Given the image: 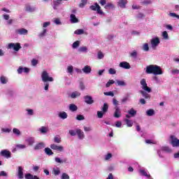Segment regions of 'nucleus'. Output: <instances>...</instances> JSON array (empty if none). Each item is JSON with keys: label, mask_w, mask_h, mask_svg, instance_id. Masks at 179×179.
Returning <instances> with one entry per match:
<instances>
[{"label": "nucleus", "mask_w": 179, "mask_h": 179, "mask_svg": "<svg viewBox=\"0 0 179 179\" xmlns=\"http://www.w3.org/2000/svg\"><path fill=\"white\" fill-rule=\"evenodd\" d=\"M140 85H141V89L143 90L140 91L141 94H142L143 97L147 100H150V94L148 93H152V88L148 86L146 79H141L140 81Z\"/></svg>", "instance_id": "nucleus-1"}, {"label": "nucleus", "mask_w": 179, "mask_h": 179, "mask_svg": "<svg viewBox=\"0 0 179 179\" xmlns=\"http://www.w3.org/2000/svg\"><path fill=\"white\" fill-rule=\"evenodd\" d=\"M146 73L150 75L153 73V75H163V71H162V67L157 65H149L146 67L145 70Z\"/></svg>", "instance_id": "nucleus-2"}, {"label": "nucleus", "mask_w": 179, "mask_h": 179, "mask_svg": "<svg viewBox=\"0 0 179 179\" xmlns=\"http://www.w3.org/2000/svg\"><path fill=\"white\" fill-rule=\"evenodd\" d=\"M41 78L44 83H47V82H54V78L52 77H50V74L47 71H43L42 72Z\"/></svg>", "instance_id": "nucleus-3"}, {"label": "nucleus", "mask_w": 179, "mask_h": 179, "mask_svg": "<svg viewBox=\"0 0 179 179\" xmlns=\"http://www.w3.org/2000/svg\"><path fill=\"white\" fill-rule=\"evenodd\" d=\"M90 9H91V10H96L97 13L99 15H103L101 7H100L97 3H95L94 6H90Z\"/></svg>", "instance_id": "nucleus-4"}, {"label": "nucleus", "mask_w": 179, "mask_h": 179, "mask_svg": "<svg viewBox=\"0 0 179 179\" xmlns=\"http://www.w3.org/2000/svg\"><path fill=\"white\" fill-rule=\"evenodd\" d=\"M8 48L10 49H13L14 51H19L22 48V46L20 45V43H9L8 45Z\"/></svg>", "instance_id": "nucleus-5"}, {"label": "nucleus", "mask_w": 179, "mask_h": 179, "mask_svg": "<svg viewBox=\"0 0 179 179\" xmlns=\"http://www.w3.org/2000/svg\"><path fill=\"white\" fill-rule=\"evenodd\" d=\"M171 143L173 148H178L179 146V140L178 138L174 137V136H171Z\"/></svg>", "instance_id": "nucleus-6"}, {"label": "nucleus", "mask_w": 179, "mask_h": 179, "mask_svg": "<svg viewBox=\"0 0 179 179\" xmlns=\"http://www.w3.org/2000/svg\"><path fill=\"white\" fill-rule=\"evenodd\" d=\"M50 148L52 150H57V152H64V146L62 145H57L56 144H51Z\"/></svg>", "instance_id": "nucleus-7"}, {"label": "nucleus", "mask_w": 179, "mask_h": 179, "mask_svg": "<svg viewBox=\"0 0 179 179\" xmlns=\"http://www.w3.org/2000/svg\"><path fill=\"white\" fill-rule=\"evenodd\" d=\"M15 33L17 34H20V36H26L27 33H29V31L24 28H21L15 30Z\"/></svg>", "instance_id": "nucleus-8"}, {"label": "nucleus", "mask_w": 179, "mask_h": 179, "mask_svg": "<svg viewBox=\"0 0 179 179\" xmlns=\"http://www.w3.org/2000/svg\"><path fill=\"white\" fill-rule=\"evenodd\" d=\"M159 44H160V39H159L158 37L151 39V45L152 48H155V47H157Z\"/></svg>", "instance_id": "nucleus-9"}, {"label": "nucleus", "mask_w": 179, "mask_h": 179, "mask_svg": "<svg viewBox=\"0 0 179 179\" xmlns=\"http://www.w3.org/2000/svg\"><path fill=\"white\" fill-rule=\"evenodd\" d=\"M85 103L87 104H93L94 103V100H93V98L91 96L86 95L84 96Z\"/></svg>", "instance_id": "nucleus-10"}, {"label": "nucleus", "mask_w": 179, "mask_h": 179, "mask_svg": "<svg viewBox=\"0 0 179 179\" xmlns=\"http://www.w3.org/2000/svg\"><path fill=\"white\" fill-rule=\"evenodd\" d=\"M119 66L123 69H131V64L127 62H120Z\"/></svg>", "instance_id": "nucleus-11"}, {"label": "nucleus", "mask_w": 179, "mask_h": 179, "mask_svg": "<svg viewBox=\"0 0 179 179\" xmlns=\"http://www.w3.org/2000/svg\"><path fill=\"white\" fill-rule=\"evenodd\" d=\"M1 156H3V157H6V159H9L10 158L11 154L10 151L3 150L1 152Z\"/></svg>", "instance_id": "nucleus-12"}, {"label": "nucleus", "mask_w": 179, "mask_h": 179, "mask_svg": "<svg viewBox=\"0 0 179 179\" xmlns=\"http://www.w3.org/2000/svg\"><path fill=\"white\" fill-rule=\"evenodd\" d=\"M127 3H128V0H120L118 1V6L120 8H122V9L126 8Z\"/></svg>", "instance_id": "nucleus-13"}, {"label": "nucleus", "mask_w": 179, "mask_h": 179, "mask_svg": "<svg viewBox=\"0 0 179 179\" xmlns=\"http://www.w3.org/2000/svg\"><path fill=\"white\" fill-rule=\"evenodd\" d=\"M113 117H115V118H120V117H121V109H120L118 106L115 107V111L114 113Z\"/></svg>", "instance_id": "nucleus-14"}, {"label": "nucleus", "mask_w": 179, "mask_h": 179, "mask_svg": "<svg viewBox=\"0 0 179 179\" xmlns=\"http://www.w3.org/2000/svg\"><path fill=\"white\" fill-rule=\"evenodd\" d=\"M17 177L20 179H23L24 178L23 168L22 166H18Z\"/></svg>", "instance_id": "nucleus-15"}, {"label": "nucleus", "mask_w": 179, "mask_h": 179, "mask_svg": "<svg viewBox=\"0 0 179 179\" xmlns=\"http://www.w3.org/2000/svg\"><path fill=\"white\" fill-rule=\"evenodd\" d=\"M83 72H84V73H86V75H89V73H90L92 72V67H90V66H85L83 69H82Z\"/></svg>", "instance_id": "nucleus-16"}, {"label": "nucleus", "mask_w": 179, "mask_h": 179, "mask_svg": "<svg viewBox=\"0 0 179 179\" xmlns=\"http://www.w3.org/2000/svg\"><path fill=\"white\" fill-rule=\"evenodd\" d=\"M76 134L80 139H83V138H85V133H83L80 129H76Z\"/></svg>", "instance_id": "nucleus-17"}, {"label": "nucleus", "mask_w": 179, "mask_h": 179, "mask_svg": "<svg viewBox=\"0 0 179 179\" xmlns=\"http://www.w3.org/2000/svg\"><path fill=\"white\" fill-rule=\"evenodd\" d=\"M45 148V145L44 143H39L36 144L34 147L35 150H40V149H44Z\"/></svg>", "instance_id": "nucleus-18"}, {"label": "nucleus", "mask_w": 179, "mask_h": 179, "mask_svg": "<svg viewBox=\"0 0 179 179\" xmlns=\"http://www.w3.org/2000/svg\"><path fill=\"white\" fill-rule=\"evenodd\" d=\"M25 142H27V143H28L29 146H33V144L34 143V138L29 137L27 139H25Z\"/></svg>", "instance_id": "nucleus-19"}, {"label": "nucleus", "mask_w": 179, "mask_h": 179, "mask_svg": "<svg viewBox=\"0 0 179 179\" xmlns=\"http://www.w3.org/2000/svg\"><path fill=\"white\" fill-rule=\"evenodd\" d=\"M70 19H71V23H78V22H79V20L76 17V15H75L74 14H71L70 15Z\"/></svg>", "instance_id": "nucleus-20"}, {"label": "nucleus", "mask_w": 179, "mask_h": 179, "mask_svg": "<svg viewBox=\"0 0 179 179\" xmlns=\"http://www.w3.org/2000/svg\"><path fill=\"white\" fill-rule=\"evenodd\" d=\"M55 160L56 163H59L60 164H62V163H66V162H68L66 158L64 159V160H62L59 157H55Z\"/></svg>", "instance_id": "nucleus-21"}, {"label": "nucleus", "mask_w": 179, "mask_h": 179, "mask_svg": "<svg viewBox=\"0 0 179 179\" xmlns=\"http://www.w3.org/2000/svg\"><path fill=\"white\" fill-rule=\"evenodd\" d=\"M38 131L41 134H47V132H48V127H41L39 128Z\"/></svg>", "instance_id": "nucleus-22"}, {"label": "nucleus", "mask_w": 179, "mask_h": 179, "mask_svg": "<svg viewBox=\"0 0 179 179\" xmlns=\"http://www.w3.org/2000/svg\"><path fill=\"white\" fill-rule=\"evenodd\" d=\"M59 118H62V120H66V118H68V114L66 113V112H61L59 113Z\"/></svg>", "instance_id": "nucleus-23"}, {"label": "nucleus", "mask_w": 179, "mask_h": 179, "mask_svg": "<svg viewBox=\"0 0 179 179\" xmlns=\"http://www.w3.org/2000/svg\"><path fill=\"white\" fill-rule=\"evenodd\" d=\"M69 110L70 111H77L78 110V106H76V105H75L74 103H71L69 105Z\"/></svg>", "instance_id": "nucleus-24"}, {"label": "nucleus", "mask_w": 179, "mask_h": 179, "mask_svg": "<svg viewBox=\"0 0 179 179\" xmlns=\"http://www.w3.org/2000/svg\"><path fill=\"white\" fill-rule=\"evenodd\" d=\"M79 96H80V92L75 91L73 93H71V99H76V97H79Z\"/></svg>", "instance_id": "nucleus-25"}, {"label": "nucleus", "mask_w": 179, "mask_h": 179, "mask_svg": "<svg viewBox=\"0 0 179 179\" xmlns=\"http://www.w3.org/2000/svg\"><path fill=\"white\" fill-rule=\"evenodd\" d=\"M45 153H46L48 156H52V155H54V152L51 149H50V148H45Z\"/></svg>", "instance_id": "nucleus-26"}, {"label": "nucleus", "mask_w": 179, "mask_h": 179, "mask_svg": "<svg viewBox=\"0 0 179 179\" xmlns=\"http://www.w3.org/2000/svg\"><path fill=\"white\" fill-rule=\"evenodd\" d=\"M128 114H129L131 117H135V115H136V110L131 108L129 110H128Z\"/></svg>", "instance_id": "nucleus-27"}, {"label": "nucleus", "mask_w": 179, "mask_h": 179, "mask_svg": "<svg viewBox=\"0 0 179 179\" xmlns=\"http://www.w3.org/2000/svg\"><path fill=\"white\" fill-rule=\"evenodd\" d=\"M146 114L148 117H152L155 115V110L153 109H149L146 111Z\"/></svg>", "instance_id": "nucleus-28"}, {"label": "nucleus", "mask_w": 179, "mask_h": 179, "mask_svg": "<svg viewBox=\"0 0 179 179\" xmlns=\"http://www.w3.org/2000/svg\"><path fill=\"white\" fill-rule=\"evenodd\" d=\"M140 173L141 175L144 176V177H147V178H150V174L148 173L145 170H141Z\"/></svg>", "instance_id": "nucleus-29"}, {"label": "nucleus", "mask_w": 179, "mask_h": 179, "mask_svg": "<svg viewBox=\"0 0 179 179\" xmlns=\"http://www.w3.org/2000/svg\"><path fill=\"white\" fill-rule=\"evenodd\" d=\"M27 12H34L36 8L34 7H31V6H27L25 8Z\"/></svg>", "instance_id": "nucleus-30"}, {"label": "nucleus", "mask_w": 179, "mask_h": 179, "mask_svg": "<svg viewBox=\"0 0 179 179\" xmlns=\"http://www.w3.org/2000/svg\"><path fill=\"white\" fill-rule=\"evenodd\" d=\"M101 110H102V112L105 113H107V111H108V104L106 103H103V106L102 107Z\"/></svg>", "instance_id": "nucleus-31"}, {"label": "nucleus", "mask_w": 179, "mask_h": 179, "mask_svg": "<svg viewBox=\"0 0 179 179\" xmlns=\"http://www.w3.org/2000/svg\"><path fill=\"white\" fill-rule=\"evenodd\" d=\"M87 4V0H81V3L79 4V8H85V6Z\"/></svg>", "instance_id": "nucleus-32"}, {"label": "nucleus", "mask_w": 179, "mask_h": 179, "mask_svg": "<svg viewBox=\"0 0 179 179\" xmlns=\"http://www.w3.org/2000/svg\"><path fill=\"white\" fill-rule=\"evenodd\" d=\"M54 142L55 143H61L62 141L59 136H56L54 137Z\"/></svg>", "instance_id": "nucleus-33"}, {"label": "nucleus", "mask_w": 179, "mask_h": 179, "mask_svg": "<svg viewBox=\"0 0 179 179\" xmlns=\"http://www.w3.org/2000/svg\"><path fill=\"white\" fill-rule=\"evenodd\" d=\"M0 80L2 85H6V83H8V80H6V78L5 76H1L0 78Z\"/></svg>", "instance_id": "nucleus-34"}, {"label": "nucleus", "mask_w": 179, "mask_h": 179, "mask_svg": "<svg viewBox=\"0 0 179 179\" xmlns=\"http://www.w3.org/2000/svg\"><path fill=\"white\" fill-rule=\"evenodd\" d=\"M124 121H125L127 127H132V125H134V122H132V120H129L128 119H125Z\"/></svg>", "instance_id": "nucleus-35"}, {"label": "nucleus", "mask_w": 179, "mask_h": 179, "mask_svg": "<svg viewBox=\"0 0 179 179\" xmlns=\"http://www.w3.org/2000/svg\"><path fill=\"white\" fill-rule=\"evenodd\" d=\"M13 134H15V135H17V136H20V135L22 134L20 132V130H19L18 129L14 128L13 129Z\"/></svg>", "instance_id": "nucleus-36"}, {"label": "nucleus", "mask_w": 179, "mask_h": 179, "mask_svg": "<svg viewBox=\"0 0 179 179\" xmlns=\"http://www.w3.org/2000/svg\"><path fill=\"white\" fill-rule=\"evenodd\" d=\"M85 33V30L83 29H77L74 31L75 34H78V36L80 34H83Z\"/></svg>", "instance_id": "nucleus-37"}, {"label": "nucleus", "mask_w": 179, "mask_h": 179, "mask_svg": "<svg viewBox=\"0 0 179 179\" xmlns=\"http://www.w3.org/2000/svg\"><path fill=\"white\" fill-rule=\"evenodd\" d=\"M115 83V81L113 80H109L108 82L106 83V87H110L111 85H114Z\"/></svg>", "instance_id": "nucleus-38"}, {"label": "nucleus", "mask_w": 179, "mask_h": 179, "mask_svg": "<svg viewBox=\"0 0 179 179\" xmlns=\"http://www.w3.org/2000/svg\"><path fill=\"white\" fill-rule=\"evenodd\" d=\"M104 114H106V113H103V111L98 110L97 111V117H98V118H103V115H104Z\"/></svg>", "instance_id": "nucleus-39"}, {"label": "nucleus", "mask_w": 179, "mask_h": 179, "mask_svg": "<svg viewBox=\"0 0 179 179\" xmlns=\"http://www.w3.org/2000/svg\"><path fill=\"white\" fill-rule=\"evenodd\" d=\"M129 99V94H127L126 96L122 99V103H126Z\"/></svg>", "instance_id": "nucleus-40"}, {"label": "nucleus", "mask_w": 179, "mask_h": 179, "mask_svg": "<svg viewBox=\"0 0 179 179\" xmlns=\"http://www.w3.org/2000/svg\"><path fill=\"white\" fill-rule=\"evenodd\" d=\"M80 44V42H79L78 41H76V42H74L73 43V48H78V47H79V45Z\"/></svg>", "instance_id": "nucleus-41"}, {"label": "nucleus", "mask_w": 179, "mask_h": 179, "mask_svg": "<svg viewBox=\"0 0 179 179\" xmlns=\"http://www.w3.org/2000/svg\"><path fill=\"white\" fill-rule=\"evenodd\" d=\"M76 120L78 121H83V120H85V116H83L82 115H78L76 117Z\"/></svg>", "instance_id": "nucleus-42"}, {"label": "nucleus", "mask_w": 179, "mask_h": 179, "mask_svg": "<svg viewBox=\"0 0 179 179\" xmlns=\"http://www.w3.org/2000/svg\"><path fill=\"white\" fill-rule=\"evenodd\" d=\"M162 150H164V152H167L168 153H170L171 152V149L167 146L163 147Z\"/></svg>", "instance_id": "nucleus-43"}, {"label": "nucleus", "mask_w": 179, "mask_h": 179, "mask_svg": "<svg viewBox=\"0 0 179 179\" xmlns=\"http://www.w3.org/2000/svg\"><path fill=\"white\" fill-rule=\"evenodd\" d=\"M103 58H104V55L103 54V52L101 51H99L98 52V59H103Z\"/></svg>", "instance_id": "nucleus-44"}, {"label": "nucleus", "mask_w": 179, "mask_h": 179, "mask_svg": "<svg viewBox=\"0 0 179 179\" xmlns=\"http://www.w3.org/2000/svg\"><path fill=\"white\" fill-rule=\"evenodd\" d=\"M130 57H132V58H136L138 57V52L136 51H133L131 53H130Z\"/></svg>", "instance_id": "nucleus-45"}, {"label": "nucleus", "mask_w": 179, "mask_h": 179, "mask_svg": "<svg viewBox=\"0 0 179 179\" xmlns=\"http://www.w3.org/2000/svg\"><path fill=\"white\" fill-rule=\"evenodd\" d=\"M53 173L55 176H59V174L61 173V171H59V169H53Z\"/></svg>", "instance_id": "nucleus-46"}, {"label": "nucleus", "mask_w": 179, "mask_h": 179, "mask_svg": "<svg viewBox=\"0 0 179 179\" xmlns=\"http://www.w3.org/2000/svg\"><path fill=\"white\" fill-rule=\"evenodd\" d=\"M143 50L144 51H149V44L145 43L143 46Z\"/></svg>", "instance_id": "nucleus-47"}, {"label": "nucleus", "mask_w": 179, "mask_h": 179, "mask_svg": "<svg viewBox=\"0 0 179 179\" xmlns=\"http://www.w3.org/2000/svg\"><path fill=\"white\" fill-rule=\"evenodd\" d=\"M108 72H109L110 75H115L117 73V71L114 69H110L108 70Z\"/></svg>", "instance_id": "nucleus-48"}, {"label": "nucleus", "mask_w": 179, "mask_h": 179, "mask_svg": "<svg viewBox=\"0 0 179 179\" xmlns=\"http://www.w3.org/2000/svg\"><path fill=\"white\" fill-rule=\"evenodd\" d=\"M79 51L80 52H86V51H87V48L86 46L81 47L79 48Z\"/></svg>", "instance_id": "nucleus-49"}, {"label": "nucleus", "mask_w": 179, "mask_h": 179, "mask_svg": "<svg viewBox=\"0 0 179 179\" xmlns=\"http://www.w3.org/2000/svg\"><path fill=\"white\" fill-rule=\"evenodd\" d=\"M103 94H105V96H111L112 97H114L113 92H104Z\"/></svg>", "instance_id": "nucleus-50"}, {"label": "nucleus", "mask_w": 179, "mask_h": 179, "mask_svg": "<svg viewBox=\"0 0 179 179\" xmlns=\"http://www.w3.org/2000/svg\"><path fill=\"white\" fill-rule=\"evenodd\" d=\"M143 5H149L152 3V1L150 0H144L143 1L141 2Z\"/></svg>", "instance_id": "nucleus-51"}, {"label": "nucleus", "mask_w": 179, "mask_h": 179, "mask_svg": "<svg viewBox=\"0 0 179 179\" xmlns=\"http://www.w3.org/2000/svg\"><path fill=\"white\" fill-rule=\"evenodd\" d=\"M38 64V61L36 59H33L31 60V64L33 65V66H36V65H37Z\"/></svg>", "instance_id": "nucleus-52"}, {"label": "nucleus", "mask_w": 179, "mask_h": 179, "mask_svg": "<svg viewBox=\"0 0 179 179\" xmlns=\"http://www.w3.org/2000/svg\"><path fill=\"white\" fill-rule=\"evenodd\" d=\"M16 148L17 149H25L26 146L24 145H23V144H17L16 145Z\"/></svg>", "instance_id": "nucleus-53"}, {"label": "nucleus", "mask_w": 179, "mask_h": 179, "mask_svg": "<svg viewBox=\"0 0 179 179\" xmlns=\"http://www.w3.org/2000/svg\"><path fill=\"white\" fill-rule=\"evenodd\" d=\"M117 83L119 86H125V82L122 80H117Z\"/></svg>", "instance_id": "nucleus-54"}, {"label": "nucleus", "mask_w": 179, "mask_h": 179, "mask_svg": "<svg viewBox=\"0 0 179 179\" xmlns=\"http://www.w3.org/2000/svg\"><path fill=\"white\" fill-rule=\"evenodd\" d=\"M162 36H163L164 38H165L166 40H167V38H169V34H167L166 31H164L162 33Z\"/></svg>", "instance_id": "nucleus-55"}, {"label": "nucleus", "mask_w": 179, "mask_h": 179, "mask_svg": "<svg viewBox=\"0 0 179 179\" xmlns=\"http://www.w3.org/2000/svg\"><path fill=\"white\" fill-rule=\"evenodd\" d=\"M67 71H68L69 73H72V72H73V66H69L67 68Z\"/></svg>", "instance_id": "nucleus-56"}, {"label": "nucleus", "mask_w": 179, "mask_h": 179, "mask_svg": "<svg viewBox=\"0 0 179 179\" xmlns=\"http://www.w3.org/2000/svg\"><path fill=\"white\" fill-rule=\"evenodd\" d=\"M113 157V155L111 153H108L105 157V160H110Z\"/></svg>", "instance_id": "nucleus-57"}, {"label": "nucleus", "mask_w": 179, "mask_h": 179, "mask_svg": "<svg viewBox=\"0 0 179 179\" xmlns=\"http://www.w3.org/2000/svg\"><path fill=\"white\" fill-rule=\"evenodd\" d=\"M62 179H69V176L66 173H62Z\"/></svg>", "instance_id": "nucleus-58"}, {"label": "nucleus", "mask_w": 179, "mask_h": 179, "mask_svg": "<svg viewBox=\"0 0 179 179\" xmlns=\"http://www.w3.org/2000/svg\"><path fill=\"white\" fill-rule=\"evenodd\" d=\"M69 134L71 135V136H76V131H75V130H69Z\"/></svg>", "instance_id": "nucleus-59"}, {"label": "nucleus", "mask_w": 179, "mask_h": 179, "mask_svg": "<svg viewBox=\"0 0 179 179\" xmlns=\"http://www.w3.org/2000/svg\"><path fill=\"white\" fill-rule=\"evenodd\" d=\"M169 16H171V17H177V19H179V15L174 13H169Z\"/></svg>", "instance_id": "nucleus-60"}, {"label": "nucleus", "mask_w": 179, "mask_h": 179, "mask_svg": "<svg viewBox=\"0 0 179 179\" xmlns=\"http://www.w3.org/2000/svg\"><path fill=\"white\" fill-rule=\"evenodd\" d=\"M47 33V29H43V31L39 34V37H44Z\"/></svg>", "instance_id": "nucleus-61"}, {"label": "nucleus", "mask_w": 179, "mask_h": 179, "mask_svg": "<svg viewBox=\"0 0 179 179\" xmlns=\"http://www.w3.org/2000/svg\"><path fill=\"white\" fill-rule=\"evenodd\" d=\"M25 178L26 179H32L33 175H31V173H27V174H25Z\"/></svg>", "instance_id": "nucleus-62"}, {"label": "nucleus", "mask_w": 179, "mask_h": 179, "mask_svg": "<svg viewBox=\"0 0 179 179\" xmlns=\"http://www.w3.org/2000/svg\"><path fill=\"white\" fill-rule=\"evenodd\" d=\"M171 73L173 75H178L179 70L178 69H173V70L171 71Z\"/></svg>", "instance_id": "nucleus-63"}, {"label": "nucleus", "mask_w": 179, "mask_h": 179, "mask_svg": "<svg viewBox=\"0 0 179 179\" xmlns=\"http://www.w3.org/2000/svg\"><path fill=\"white\" fill-rule=\"evenodd\" d=\"M27 111L28 113V115H33V114H34V112L32 109H27Z\"/></svg>", "instance_id": "nucleus-64"}]
</instances>
